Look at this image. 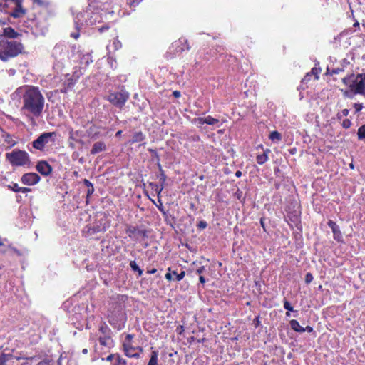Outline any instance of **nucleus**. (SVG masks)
Here are the masks:
<instances>
[{
    "label": "nucleus",
    "mask_w": 365,
    "mask_h": 365,
    "mask_svg": "<svg viewBox=\"0 0 365 365\" xmlns=\"http://www.w3.org/2000/svg\"><path fill=\"white\" fill-rule=\"evenodd\" d=\"M284 309H287V313H286V315H287V317H289V316H290V315H289V311L293 312H294V313H297V311H294V310H293V307H292L291 304H290L289 302H287V301H285V302H284Z\"/></svg>",
    "instance_id": "nucleus-36"
},
{
    "label": "nucleus",
    "mask_w": 365,
    "mask_h": 365,
    "mask_svg": "<svg viewBox=\"0 0 365 365\" xmlns=\"http://www.w3.org/2000/svg\"><path fill=\"white\" fill-rule=\"evenodd\" d=\"M173 96H175V98H179V97L181 96V93H180V91H174L173 92Z\"/></svg>",
    "instance_id": "nucleus-59"
},
{
    "label": "nucleus",
    "mask_w": 365,
    "mask_h": 365,
    "mask_svg": "<svg viewBox=\"0 0 365 365\" xmlns=\"http://www.w3.org/2000/svg\"><path fill=\"white\" fill-rule=\"evenodd\" d=\"M93 62V60L91 58V56L89 53H86L83 55L80 64L83 66V68L85 69L86 66L89 65L90 63Z\"/></svg>",
    "instance_id": "nucleus-26"
},
{
    "label": "nucleus",
    "mask_w": 365,
    "mask_h": 365,
    "mask_svg": "<svg viewBox=\"0 0 365 365\" xmlns=\"http://www.w3.org/2000/svg\"><path fill=\"white\" fill-rule=\"evenodd\" d=\"M321 72V69L320 68H313L312 69V73L315 75L316 76V78L318 79L319 77H318V75L319 73Z\"/></svg>",
    "instance_id": "nucleus-49"
},
{
    "label": "nucleus",
    "mask_w": 365,
    "mask_h": 365,
    "mask_svg": "<svg viewBox=\"0 0 365 365\" xmlns=\"http://www.w3.org/2000/svg\"><path fill=\"white\" fill-rule=\"evenodd\" d=\"M292 328L296 331L304 332L307 331L308 332L312 331L313 329L310 326L307 325L306 327L301 326L298 321H290Z\"/></svg>",
    "instance_id": "nucleus-19"
},
{
    "label": "nucleus",
    "mask_w": 365,
    "mask_h": 365,
    "mask_svg": "<svg viewBox=\"0 0 365 365\" xmlns=\"http://www.w3.org/2000/svg\"><path fill=\"white\" fill-rule=\"evenodd\" d=\"M171 49H173L174 55H179L185 51H188L190 47L186 39L180 38L178 41L173 43Z\"/></svg>",
    "instance_id": "nucleus-11"
},
{
    "label": "nucleus",
    "mask_w": 365,
    "mask_h": 365,
    "mask_svg": "<svg viewBox=\"0 0 365 365\" xmlns=\"http://www.w3.org/2000/svg\"><path fill=\"white\" fill-rule=\"evenodd\" d=\"M142 0H127L128 4L130 6H135L138 5Z\"/></svg>",
    "instance_id": "nucleus-47"
},
{
    "label": "nucleus",
    "mask_w": 365,
    "mask_h": 365,
    "mask_svg": "<svg viewBox=\"0 0 365 365\" xmlns=\"http://www.w3.org/2000/svg\"><path fill=\"white\" fill-rule=\"evenodd\" d=\"M128 237L134 240H138L140 237H146V231L140 230L137 227L128 225L125 230Z\"/></svg>",
    "instance_id": "nucleus-12"
},
{
    "label": "nucleus",
    "mask_w": 365,
    "mask_h": 365,
    "mask_svg": "<svg viewBox=\"0 0 365 365\" xmlns=\"http://www.w3.org/2000/svg\"><path fill=\"white\" fill-rule=\"evenodd\" d=\"M32 1L34 4H36L38 6H44L46 4L45 2L43 0H32Z\"/></svg>",
    "instance_id": "nucleus-54"
},
{
    "label": "nucleus",
    "mask_w": 365,
    "mask_h": 365,
    "mask_svg": "<svg viewBox=\"0 0 365 365\" xmlns=\"http://www.w3.org/2000/svg\"><path fill=\"white\" fill-rule=\"evenodd\" d=\"M31 190L30 188H28V187H19V192H22V193H27L29 192H31Z\"/></svg>",
    "instance_id": "nucleus-53"
},
{
    "label": "nucleus",
    "mask_w": 365,
    "mask_h": 365,
    "mask_svg": "<svg viewBox=\"0 0 365 365\" xmlns=\"http://www.w3.org/2000/svg\"><path fill=\"white\" fill-rule=\"evenodd\" d=\"M264 219L263 217H262L260 219V225H261L262 227L263 228L264 231H266V227H265V224H264Z\"/></svg>",
    "instance_id": "nucleus-60"
},
{
    "label": "nucleus",
    "mask_w": 365,
    "mask_h": 365,
    "mask_svg": "<svg viewBox=\"0 0 365 365\" xmlns=\"http://www.w3.org/2000/svg\"><path fill=\"white\" fill-rule=\"evenodd\" d=\"M98 8L101 11H105V14H113L116 11H120L118 5H111V2L108 1L90 4L86 10L78 12L74 16V25L76 31L71 33V37L77 39L80 36V31L83 27L102 21L103 14L100 13Z\"/></svg>",
    "instance_id": "nucleus-2"
},
{
    "label": "nucleus",
    "mask_w": 365,
    "mask_h": 365,
    "mask_svg": "<svg viewBox=\"0 0 365 365\" xmlns=\"http://www.w3.org/2000/svg\"><path fill=\"white\" fill-rule=\"evenodd\" d=\"M149 185L152 188V190H153L158 195L164 189L163 185H160L155 182H150Z\"/></svg>",
    "instance_id": "nucleus-31"
},
{
    "label": "nucleus",
    "mask_w": 365,
    "mask_h": 365,
    "mask_svg": "<svg viewBox=\"0 0 365 365\" xmlns=\"http://www.w3.org/2000/svg\"><path fill=\"white\" fill-rule=\"evenodd\" d=\"M235 176L237 177V178L241 177L242 176V172L240 170L236 171Z\"/></svg>",
    "instance_id": "nucleus-64"
},
{
    "label": "nucleus",
    "mask_w": 365,
    "mask_h": 365,
    "mask_svg": "<svg viewBox=\"0 0 365 365\" xmlns=\"http://www.w3.org/2000/svg\"><path fill=\"white\" fill-rule=\"evenodd\" d=\"M342 127L345 129H348L351 125V121L349 119H344L342 122Z\"/></svg>",
    "instance_id": "nucleus-41"
},
{
    "label": "nucleus",
    "mask_w": 365,
    "mask_h": 365,
    "mask_svg": "<svg viewBox=\"0 0 365 365\" xmlns=\"http://www.w3.org/2000/svg\"><path fill=\"white\" fill-rule=\"evenodd\" d=\"M199 280H200V282L202 284H204L206 282L205 278L202 275L200 276Z\"/></svg>",
    "instance_id": "nucleus-62"
},
{
    "label": "nucleus",
    "mask_w": 365,
    "mask_h": 365,
    "mask_svg": "<svg viewBox=\"0 0 365 365\" xmlns=\"http://www.w3.org/2000/svg\"><path fill=\"white\" fill-rule=\"evenodd\" d=\"M81 75H82V73L81 72V71H75L73 73V75L72 76V79L71 80L74 79V82H75L80 77V76H81Z\"/></svg>",
    "instance_id": "nucleus-51"
},
{
    "label": "nucleus",
    "mask_w": 365,
    "mask_h": 365,
    "mask_svg": "<svg viewBox=\"0 0 365 365\" xmlns=\"http://www.w3.org/2000/svg\"><path fill=\"white\" fill-rule=\"evenodd\" d=\"M130 267L132 269V270L137 272L139 276H141L143 274V270L138 266L135 261H131L130 262Z\"/></svg>",
    "instance_id": "nucleus-33"
},
{
    "label": "nucleus",
    "mask_w": 365,
    "mask_h": 365,
    "mask_svg": "<svg viewBox=\"0 0 365 365\" xmlns=\"http://www.w3.org/2000/svg\"><path fill=\"white\" fill-rule=\"evenodd\" d=\"M57 134L56 132L42 133L36 140L32 142V146L36 150L44 151L46 147L53 144L56 141Z\"/></svg>",
    "instance_id": "nucleus-6"
},
{
    "label": "nucleus",
    "mask_w": 365,
    "mask_h": 365,
    "mask_svg": "<svg viewBox=\"0 0 365 365\" xmlns=\"http://www.w3.org/2000/svg\"><path fill=\"white\" fill-rule=\"evenodd\" d=\"M108 227L109 224L107 222L106 220L102 218L92 225H87L85 235L86 237H92L97 233L106 232Z\"/></svg>",
    "instance_id": "nucleus-8"
},
{
    "label": "nucleus",
    "mask_w": 365,
    "mask_h": 365,
    "mask_svg": "<svg viewBox=\"0 0 365 365\" xmlns=\"http://www.w3.org/2000/svg\"><path fill=\"white\" fill-rule=\"evenodd\" d=\"M130 97V94L124 89L120 91L110 92L107 100L117 108H122Z\"/></svg>",
    "instance_id": "nucleus-7"
},
{
    "label": "nucleus",
    "mask_w": 365,
    "mask_h": 365,
    "mask_svg": "<svg viewBox=\"0 0 365 365\" xmlns=\"http://www.w3.org/2000/svg\"><path fill=\"white\" fill-rule=\"evenodd\" d=\"M314 277L312 274L310 272H308L305 275V282L307 284H309L311 282H312Z\"/></svg>",
    "instance_id": "nucleus-46"
},
{
    "label": "nucleus",
    "mask_w": 365,
    "mask_h": 365,
    "mask_svg": "<svg viewBox=\"0 0 365 365\" xmlns=\"http://www.w3.org/2000/svg\"><path fill=\"white\" fill-rule=\"evenodd\" d=\"M98 344H96V351L106 352L114 346V341L112 336H98Z\"/></svg>",
    "instance_id": "nucleus-9"
},
{
    "label": "nucleus",
    "mask_w": 365,
    "mask_h": 365,
    "mask_svg": "<svg viewBox=\"0 0 365 365\" xmlns=\"http://www.w3.org/2000/svg\"><path fill=\"white\" fill-rule=\"evenodd\" d=\"M185 276V272L181 271L180 273H178L175 270H172L170 267L168 269V272L165 274V279L168 281H181Z\"/></svg>",
    "instance_id": "nucleus-16"
},
{
    "label": "nucleus",
    "mask_w": 365,
    "mask_h": 365,
    "mask_svg": "<svg viewBox=\"0 0 365 365\" xmlns=\"http://www.w3.org/2000/svg\"><path fill=\"white\" fill-rule=\"evenodd\" d=\"M100 336H112L110 329L105 323H102L98 329Z\"/></svg>",
    "instance_id": "nucleus-22"
},
{
    "label": "nucleus",
    "mask_w": 365,
    "mask_h": 365,
    "mask_svg": "<svg viewBox=\"0 0 365 365\" xmlns=\"http://www.w3.org/2000/svg\"><path fill=\"white\" fill-rule=\"evenodd\" d=\"M357 135L359 140H365V124L358 129Z\"/></svg>",
    "instance_id": "nucleus-34"
},
{
    "label": "nucleus",
    "mask_w": 365,
    "mask_h": 365,
    "mask_svg": "<svg viewBox=\"0 0 365 365\" xmlns=\"http://www.w3.org/2000/svg\"><path fill=\"white\" fill-rule=\"evenodd\" d=\"M8 360V357L5 355L0 356V365H6V362Z\"/></svg>",
    "instance_id": "nucleus-48"
},
{
    "label": "nucleus",
    "mask_w": 365,
    "mask_h": 365,
    "mask_svg": "<svg viewBox=\"0 0 365 365\" xmlns=\"http://www.w3.org/2000/svg\"><path fill=\"white\" fill-rule=\"evenodd\" d=\"M342 71V69L341 68H334L331 71V72L330 73L331 75H333V74H337L339 73V72Z\"/></svg>",
    "instance_id": "nucleus-58"
},
{
    "label": "nucleus",
    "mask_w": 365,
    "mask_h": 365,
    "mask_svg": "<svg viewBox=\"0 0 365 365\" xmlns=\"http://www.w3.org/2000/svg\"><path fill=\"white\" fill-rule=\"evenodd\" d=\"M4 34L5 36L11 38H16L19 36V34L11 27L5 28L4 29Z\"/></svg>",
    "instance_id": "nucleus-25"
},
{
    "label": "nucleus",
    "mask_w": 365,
    "mask_h": 365,
    "mask_svg": "<svg viewBox=\"0 0 365 365\" xmlns=\"http://www.w3.org/2000/svg\"><path fill=\"white\" fill-rule=\"evenodd\" d=\"M106 144L102 141H98L95 143L91 150V154L96 155L97 153H99L101 152H103L106 150Z\"/></svg>",
    "instance_id": "nucleus-20"
},
{
    "label": "nucleus",
    "mask_w": 365,
    "mask_h": 365,
    "mask_svg": "<svg viewBox=\"0 0 365 365\" xmlns=\"http://www.w3.org/2000/svg\"><path fill=\"white\" fill-rule=\"evenodd\" d=\"M353 106L355 109V113L360 112L363 108V104L361 103H355Z\"/></svg>",
    "instance_id": "nucleus-40"
},
{
    "label": "nucleus",
    "mask_w": 365,
    "mask_h": 365,
    "mask_svg": "<svg viewBox=\"0 0 365 365\" xmlns=\"http://www.w3.org/2000/svg\"><path fill=\"white\" fill-rule=\"evenodd\" d=\"M269 138L274 143H278L282 140V135L278 131L274 130L270 133Z\"/></svg>",
    "instance_id": "nucleus-27"
},
{
    "label": "nucleus",
    "mask_w": 365,
    "mask_h": 365,
    "mask_svg": "<svg viewBox=\"0 0 365 365\" xmlns=\"http://www.w3.org/2000/svg\"><path fill=\"white\" fill-rule=\"evenodd\" d=\"M352 91L354 94H361L365 96V73L356 76Z\"/></svg>",
    "instance_id": "nucleus-10"
},
{
    "label": "nucleus",
    "mask_w": 365,
    "mask_h": 365,
    "mask_svg": "<svg viewBox=\"0 0 365 365\" xmlns=\"http://www.w3.org/2000/svg\"><path fill=\"white\" fill-rule=\"evenodd\" d=\"M205 120H206V124L210 125H214L219 123L218 119L214 118L210 115L207 116Z\"/></svg>",
    "instance_id": "nucleus-35"
},
{
    "label": "nucleus",
    "mask_w": 365,
    "mask_h": 365,
    "mask_svg": "<svg viewBox=\"0 0 365 365\" xmlns=\"http://www.w3.org/2000/svg\"><path fill=\"white\" fill-rule=\"evenodd\" d=\"M355 77H356L355 75H351L349 76H346L342 78V81L345 85L349 86L352 89L353 86H354Z\"/></svg>",
    "instance_id": "nucleus-28"
},
{
    "label": "nucleus",
    "mask_w": 365,
    "mask_h": 365,
    "mask_svg": "<svg viewBox=\"0 0 365 365\" xmlns=\"http://www.w3.org/2000/svg\"><path fill=\"white\" fill-rule=\"evenodd\" d=\"M113 46L115 50H118L121 48L122 45L120 41L118 39L115 38L113 42Z\"/></svg>",
    "instance_id": "nucleus-44"
},
{
    "label": "nucleus",
    "mask_w": 365,
    "mask_h": 365,
    "mask_svg": "<svg viewBox=\"0 0 365 365\" xmlns=\"http://www.w3.org/2000/svg\"><path fill=\"white\" fill-rule=\"evenodd\" d=\"M206 117L205 118H195V123H197V124H199V125H203V124H206Z\"/></svg>",
    "instance_id": "nucleus-45"
},
{
    "label": "nucleus",
    "mask_w": 365,
    "mask_h": 365,
    "mask_svg": "<svg viewBox=\"0 0 365 365\" xmlns=\"http://www.w3.org/2000/svg\"><path fill=\"white\" fill-rule=\"evenodd\" d=\"M341 92L343 93L344 96H345L346 98H352L351 91H347V90H346V91L341 90Z\"/></svg>",
    "instance_id": "nucleus-52"
},
{
    "label": "nucleus",
    "mask_w": 365,
    "mask_h": 365,
    "mask_svg": "<svg viewBox=\"0 0 365 365\" xmlns=\"http://www.w3.org/2000/svg\"><path fill=\"white\" fill-rule=\"evenodd\" d=\"M36 170L43 175L47 176L51 174L52 168L46 161L42 160L37 163Z\"/></svg>",
    "instance_id": "nucleus-17"
},
{
    "label": "nucleus",
    "mask_w": 365,
    "mask_h": 365,
    "mask_svg": "<svg viewBox=\"0 0 365 365\" xmlns=\"http://www.w3.org/2000/svg\"><path fill=\"white\" fill-rule=\"evenodd\" d=\"M79 133H80V132L78 130H76V131L71 130L69 133V140H71L75 142L83 143L82 140L78 139V137L80 136Z\"/></svg>",
    "instance_id": "nucleus-32"
},
{
    "label": "nucleus",
    "mask_w": 365,
    "mask_h": 365,
    "mask_svg": "<svg viewBox=\"0 0 365 365\" xmlns=\"http://www.w3.org/2000/svg\"><path fill=\"white\" fill-rule=\"evenodd\" d=\"M205 267L204 266H201L200 267H199L197 269L196 272L199 274H201L205 272Z\"/></svg>",
    "instance_id": "nucleus-56"
},
{
    "label": "nucleus",
    "mask_w": 365,
    "mask_h": 365,
    "mask_svg": "<svg viewBox=\"0 0 365 365\" xmlns=\"http://www.w3.org/2000/svg\"><path fill=\"white\" fill-rule=\"evenodd\" d=\"M207 225V222L204 220L200 221L197 224V227L200 229H205V228H206Z\"/></svg>",
    "instance_id": "nucleus-50"
},
{
    "label": "nucleus",
    "mask_w": 365,
    "mask_h": 365,
    "mask_svg": "<svg viewBox=\"0 0 365 365\" xmlns=\"http://www.w3.org/2000/svg\"><path fill=\"white\" fill-rule=\"evenodd\" d=\"M22 53H24L22 43L16 41H7L0 51V59L3 61H7L9 58L16 57Z\"/></svg>",
    "instance_id": "nucleus-4"
},
{
    "label": "nucleus",
    "mask_w": 365,
    "mask_h": 365,
    "mask_svg": "<svg viewBox=\"0 0 365 365\" xmlns=\"http://www.w3.org/2000/svg\"><path fill=\"white\" fill-rule=\"evenodd\" d=\"M145 139V135L141 131H137L133 133L132 138L130 140L129 143L131 144L135 143H141L144 141Z\"/></svg>",
    "instance_id": "nucleus-21"
},
{
    "label": "nucleus",
    "mask_w": 365,
    "mask_h": 365,
    "mask_svg": "<svg viewBox=\"0 0 365 365\" xmlns=\"http://www.w3.org/2000/svg\"><path fill=\"white\" fill-rule=\"evenodd\" d=\"M9 190H12L15 192H19V186L16 182H11V184L7 185Z\"/></svg>",
    "instance_id": "nucleus-37"
},
{
    "label": "nucleus",
    "mask_w": 365,
    "mask_h": 365,
    "mask_svg": "<svg viewBox=\"0 0 365 365\" xmlns=\"http://www.w3.org/2000/svg\"><path fill=\"white\" fill-rule=\"evenodd\" d=\"M148 151L153 155L152 160L153 161L156 160L158 162V164L160 163V157H159V155L158 154V153L156 152V150L149 148Z\"/></svg>",
    "instance_id": "nucleus-38"
},
{
    "label": "nucleus",
    "mask_w": 365,
    "mask_h": 365,
    "mask_svg": "<svg viewBox=\"0 0 365 365\" xmlns=\"http://www.w3.org/2000/svg\"><path fill=\"white\" fill-rule=\"evenodd\" d=\"M47 31H48V29L46 27H43L39 31H34V34L36 36H39V35L44 36L46 34Z\"/></svg>",
    "instance_id": "nucleus-43"
},
{
    "label": "nucleus",
    "mask_w": 365,
    "mask_h": 365,
    "mask_svg": "<svg viewBox=\"0 0 365 365\" xmlns=\"http://www.w3.org/2000/svg\"><path fill=\"white\" fill-rule=\"evenodd\" d=\"M176 331L179 334H181L184 331V326L180 325V326L178 327L177 329H176Z\"/></svg>",
    "instance_id": "nucleus-55"
},
{
    "label": "nucleus",
    "mask_w": 365,
    "mask_h": 365,
    "mask_svg": "<svg viewBox=\"0 0 365 365\" xmlns=\"http://www.w3.org/2000/svg\"><path fill=\"white\" fill-rule=\"evenodd\" d=\"M116 364L115 365H126V361L121 358L119 355H116Z\"/></svg>",
    "instance_id": "nucleus-39"
},
{
    "label": "nucleus",
    "mask_w": 365,
    "mask_h": 365,
    "mask_svg": "<svg viewBox=\"0 0 365 365\" xmlns=\"http://www.w3.org/2000/svg\"><path fill=\"white\" fill-rule=\"evenodd\" d=\"M113 359H116V355L110 354L106 357V360L108 361H111Z\"/></svg>",
    "instance_id": "nucleus-57"
},
{
    "label": "nucleus",
    "mask_w": 365,
    "mask_h": 365,
    "mask_svg": "<svg viewBox=\"0 0 365 365\" xmlns=\"http://www.w3.org/2000/svg\"><path fill=\"white\" fill-rule=\"evenodd\" d=\"M68 51L66 46L63 43H57L52 50V56L56 59L61 61L67 55Z\"/></svg>",
    "instance_id": "nucleus-13"
},
{
    "label": "nucleus",
    "mask_w": 365,
    "mask_h": 365,
    "mask_svg": "<svg viewBox=\"0 0 365 365\" xmlns=\"http://www.w3.org/2000/svg\"><path fill=\"white\" fill-rule=\"evenodd\" d=\"M158 353L157 351H153L148 365H158Z\"/></svg>",
    "instance_id": "nucleus-30"
},
{
    "label": "nucleus",
    "mask_w": 365,
    "mask_h": 365,
    "mask_svg": "<svg viewBox=\"0 0 365 365\" xmlns=\"http://www.w3.org/2000/svg\"><path fill=\"white\" fill-rule=\"evenodd\" d=\"M349 109H346V108L343 109V110L341 111V113H339L337 114V118H338L339 119H341L342 116H347V115H349Z\"/></svg>",
    "instance_id": "nucleus-42"
},
{
    "label": "nucleus",
    "mask_w": 365,
    "mask_h": 365,
    "mask_svg": "<svg viewBox=\"0 0 365 365\" xmlns=\"http://www.w3.org/2000/svg\"><path fill=\"white\" fill-rule=\"evenodd\" d=\"M270 153L269 149H266L262 154L257 155L256 157L257 163L263 165L268 160V154Z\"/></svg>",
    "instance_id": "nucleus-24"
},
{
    "label": "nucleus",
    "mask_w": 365,
    "mask_h": 365,
    "mask_svg": "<svg viewBox=\"0 0 365 365\" xmlns=\"http://www.w3.org/2000/svg\"><path fill=\"white\" fill-rule=\"evenodd\" d=\"M157 272V269L155 268H153L151 269H148L147 271V273L149 274H155Z\"/></svg>",
    "instance_id": "nucleus-63"
},
{
    "label": "nucleus",
    "mask_w": 365,
    "mask_h": 365,
    "mask_svg": "<svg viewBox=\"0 0 365 365\" xmlns=\"http://www.w3.org/2000/svg\"><path fill=\"white\" fill-rule=\"evenodd\" d=\"M6 158L13 166H24L30 162L29 155L26 151L16 149L6 153Z\"/></svg>",
    "instance_id": "nucleus-5"
},
{
    "label": "nucleus",
    "mask_w": 365,
    "mask_h": 365,
    "mask_svg": "<svg viewBox=\"0 0 365 365\" xmlns=\"http://www.w3.org/2000/svg\"><path fill=\"white\" fill-rule=\"evenodd\" d=\"M23 0L0 1V11L14 18L23 17L26 10L22 6Z\"/></svg>",
    "instance_id": "nucleus-3"
},
{
    "label": "nucleus",
    "mask_w": 365,
    "mask_h": 365,
    "mask_svg": "<svg viewBox=\"0 0 365 365\" xmlns=\"http://www.w3.org/2000/svg\"><path fill=\"white\" fill-rule=\"evenodd\" d=\"M83 184L88 187L86 190V204H88L89 202V197L93 194L94 192V187L93 184L87 179L83 180Z\"/></svg>",
    "instance_id": "nucleus-23"
},
{
    "label": "nucleus",
    "mask_w": 365,
    "mask_h": 365,
    "mask_svg": "<svg viewBox=\"0 0 365 365\" xmlns=\"http://www.w3.org/2000/svg\"><path fill=\"white\" fill-rule=\"evenodd\" d=\"M11 98L18 103L22 100L21 112L35 123V120L43 115L45 98L38 87L25 85L20 86L11 95Z\"/></svg>",
    "instance_id": "nucleus-1"
},
{
    "label": "nucleus",
    "mask_w": 365,
    "mask_h": 365,
    "mask_svg": "<svg viewBox=\"0 0 365 365\" xmlns=\"http://www.w3.org/2000/svg\"><path fill=\"white\" fill-rule=\"evenodd\" d=\"M158 168H159V171H160V175H159V181H160V185H163V187H165V181H166V175L165 174V172L164 170H163L162 168V166L160 165V163H158Z\"/></svg>",
    "instance_id": "nucleus-29"
},
{
    "label": "nucleus",
    "mask_w": 365,
    "mask_h": 365,
    "mask_svg": "<svg viewBox=\"0 0 365 365\" xmlns=\"http://www.w3.org/2000/svg\"><path fill=\"white\" fill-rule=\"evenodd\" d=\"M327 225L331 228V230L333 232L334 239L339 242H342L343 241V235L340 230L339 226L331 220H329L327 222Z\"/></svg>",
    "instance_id": "nucleus-15"
},
{
    "label": "nucleus",
    "mask_w": 365,
    "mask_h": 365,
    "mask_svg": "<svg viewBox=\"0 0 365 365\" xmlns=\"http://www.w3.org/2000/svg\"><path fill=\"white\" fill-rule=\"evenodd\" d=\"M133 336L131 334H128L126 336V341L127 343H130L131 339H133Z\"/></svg>",
    "instance_id": "nucleus-61"
},
{
    "label": "nucleus",
    "mask_w": 365,
    "mask_h": 365,
    "mask_svg": "<svg viewBox=\"0 0 365 365\" xmlns=\"http://www.w3.org/2000/svg\"><path fill=\"white\" fill-rule=\"evenodd\" d=\"M125 354L128 357L138 358L140 354L136 352V348L133 347L130 343L124 342L123 344Z\"/></svg>",
    "instance_id": "nucleus-18"
},
{
    "label": "nucleus",
    "mask_w": 365,
    "mask_h": 365,
    "mask_svg": "<svg viewBox=\"0 0 365 365\" xmlns=\"http://www.w3.org/2000/svg\"><path fill=\"white\" fill-rule=\"evenodd\" d=\"M41 180V177L35 173H28L24 174L21 177V182L26 185H34L37 184Z\"/></svg>",
    "instance_id": "nucleus-14"
}]
</instances>
